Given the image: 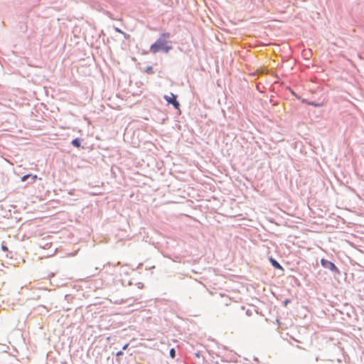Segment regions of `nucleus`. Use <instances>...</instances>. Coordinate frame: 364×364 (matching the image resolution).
I'll use <instances>...</instances> for the list:
<instances>
[{"mask_svg": "<svg viewBox=\"0 0 364 364\" xmlns=\"http://www.w3.org/2000/svg\"><path fill=\"white\" fill-rule=\"evenodd\" d=\"M169 37L170 34L168 33H162L156 43L151 45L150 51L152 53H156L161 50L166 53H168L172 49L171 42L168 41Z\"/></svg>", "mask_w": 364, "mask_h": 364, "instance_id": "f257e3e1", "label": "nucleus"}, {"mask_svg": "<svg viewBox=\"0 0 364 364\" xmlns=\"http://www.w3.org/2000/svg\"><path fill=\"white\" fill-rule=\"evenodd\" d=\"M164 99L168 104H172L176 109H179L180 104L176 100V96L175 95L171 93L170 95H165Z\"/></svg>", "mask_w": 364, "mask_h": 364, "instance_id": "f03ea898", "label": "nucleus"}, {"mask_svg": "<svg viewBox=\"0 0 364 364\" xmlns=\"http://www.w3.org/2000/svg\"><path fill=\"white\" fill-rule=\"evenodd\" d=\"M321 265L324 267V268H327V269H331L332 272H338V268L336 267V265L327 260V259H322L321 260Z\"/></svg>", "mask_w": 364, "mask_h": 364, "instance_id": "7ed1b4c3", "label": "nucleus"}, {"mask_svg": "<svg viewBox=\"0 0 364 364\" xmlns=\"http://www.w3.org/2000/svg\"><path fill=\"white\" fill-rule=\"evenodd\" d=\"M270 262L274 267L280 269H282V266L275 259L270 258Z\"/></svg>", "mask_w": 364, "mask_h": 364, "instance_id": "20e7f679", "label": "nucleus"}, {"mask_svg": "<svg viewBox=\"0 0 364 364\" xmlns=\"http://www.w3.org/2000/svg\"><path fill=\"white\" fill-rule=\"evenodd\" d=\"M31 177L32 178V180L33 181L32 182H34L36 181V179L37 178V176L34 175V176H31V175H26V176H23L22 178H21V181H26L28 178Z\"/></svg>", "mask_w": 364, "mask_h": 364, "instance_id": "39448f33", "label": "nucleus"}, {"mask_svg": "<svg viewBox=\"0 0 364 364\" xmlns=\"http://www.w3.org/2000/svg\"><path fill=\"white\" fill-rule=\"evenodd\" d=\"M72 144L75 147H80V141L79 139H75L72 141Z\"/></svg>", "mask_w": 364, "mask_h": 364, "instance_id": "423d86ee", "label": "nucleus"}, {"mask_svg": "<svg viewBox=\"0 0 364 364\" xmlns=\"http://www.w3.org/2000/svg\"><path fill=\"white\" fill-rule=\"evenodd\" d=\"M170 355L172 358H174L176 356V351L173 348L171 349L170 350Z\"/></svg>", "mask_w": 364, "mask_h": 364, "instance_id": "0eeeda50", "label": "nucleus"}, {"mask_svg": "<svg viewBox=\"0 0 364 364\" xmlns=\"http://www.w3.org/2000/svg\"><path fill=\"white\" fill-rule=\"evenodd\" d=\"M122 355H123V352L122 351H119V352L117 353V356H121Z\"/></svg>", "mask_w": 364, "mask_h": 364, "instance_id": "6e6552de", "label": "nucleus"}, {"mask_svg": "<svg viewBox=\"0 0 364 364\" xmlns=\"http://www.w3.org/2000/svg\"><path fill=\"white\" fill-rule=\"evenodd\" d=\"M128 346H129V344H128V343H127V344H126V345H125V346H124V347L122 348V350H127V348H128Z\"/></svg>", "mask_w": 364, "mask_h": 364, "instance_id": "1a4fd4ad", "label": "nucleus"}, {"mask_svg": "<svg viewBox=\"0 0 364 364\" xmlns=\"http://www.w3.org/2000/svg\"><path fill=\"white\" fill-rule=\"evenodd\" d=\"M2 250H3L4 251H7V250H8V248H7L6 246L2 245Z\"/></svg>", "mask_w": 364, "mask_h": 364, "instance_id": "9d476101", "label": "nucleus"}]
</instances>
